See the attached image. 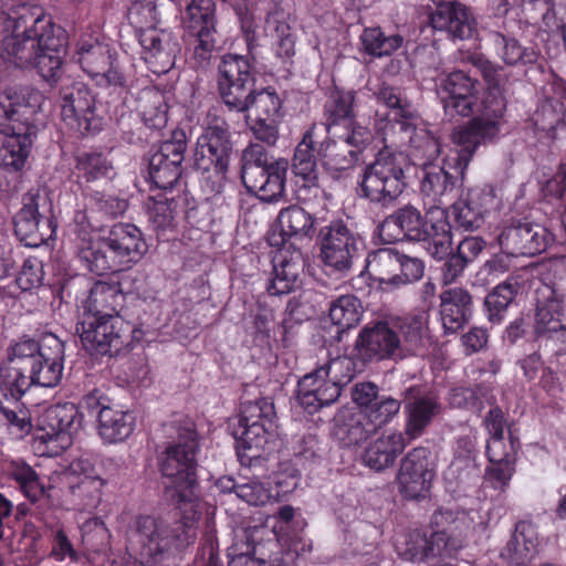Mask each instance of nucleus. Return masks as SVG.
<instances>
[{
	"instance_id": "30",
	"label": "nucleus",
	"mask_w": 566,
	"mask_h": 566,
	"mask_svg": "<svg viewBox=\"0 0 566 566\" xmlns=\"http://www.w3.org/2000/svg\"><path fill=\"white\" fill-rule=\"evenodd\" d=\"M499 207V199L491 185L476 186L461 196L452 206L451 212L457 229L475 231L485 221V216Z\"/></svg>"
},
{
	"instance_id": "24",
	"label": "nucleus",
	"mask_w": 566,
	"mask_h": 566,
	"mask_svg": "<svg viewBox=\"0 0 566 566\" xmlns=\"http://www.w3.org/2000/svg\"><path fill=\"white\" fill-rule=\"evenodd\" d=\"M354 346L367 365L401 358V339L394 319L366 324L359 331Z\"/></svg>"
},
{
	"instance_id": "57",
	"label": "nucleus",
	"mask_w": 566,
	"mask_h": 566,
	"mask_svg": "<svg viewBox=\"0 0 566 566\" xmlns=\"http://www.w3.org/2000/svg\"><path fill=\"white\" fill-rule=\"evenodd\" d=\"M142 119L150 129H161L168 122V105L165 95L155 90H146L138 99Z\"/></svg>"
},
{
	"instance_id": "33",
	"label": "nucleus",
	"mask_w": 566,
	"mask_h": 566,
	"mask_svg": "<svg viewBox=\"0 0 566 566\" xmlns=\"http://www.w3.org/2000/svg\"><path fill=\"white\" fill-rule=\"evenodd\" d=\"M339 396L338 385L324 376L318 367L304 375L297 382V403L308 415H314L322 408L331 406Z\"/></svg>"
},
{
	"instance_id": "45",
	"label": "nucleus",
	"mask_w": 566,
	"mask_h": 566,
	"mask_svg": "<svg viewBox=\"0 0 566 566\" xmlns=\"http://www.w3.org/2000/svg\"><path fill=\"white\" fill-rule=\"evenodd\" d=\"M30 388L25 373L14 368L8 361H0V406L14 413L28 412L20 408V399Z\"/></svg>"
},
{
	"instance_id": "56",
	"label": "nucleus",
	"mask_w": 566,
	"mask_h": 566,
	"mask_svg": "<svg viewBox=\"0 0 566 566\" xmlns=\"http://www.w3.org/2000/svg\"><path fill=\"white\" fill-rule=\"evenodd\" d=\"M491 41L496 55L506 65L532 64L537 60V54L533 48H525L516 39L501 32H493Z\"/></svg>"
},
{
	"instance_id": "19",
	"label": "nucleus",
	"mask_w": 566,
	"mask_h": 566,
	"mask_svg": "<svg viewBox=\"0 0 566 566\" xmlns=\"http://www.w3.org/2000/svg\"><path fill=\"white\" fill-rule=\"evenodd\" d=\"M317 126L313 124L303 134L294 150L292 172L295 177L296 199L304 205L324 201V190L318 185L316 135Z\"/></svg>"
},
{
	"instance_id": "13",
	"label": "nucleus",
	"mask_w": 566,
	"mask_h": 566,
	"mask_svg": "<svg viewBox=\"0 0 566 566\" xmlns=\"http://www.w3.org/2000/svg\"><path fill=\"white\" fill-rule=\"evenodd\" d=\"M76 332L91 356H117L132 348L134 338V327L120 315H82Z\"/></svg>"
},
{
	"instance_id": "1",
	"label": "nucleus",
	"mask_w": 566,
	"mask_h": 566,
	"mask_svg": "<svg viewBox=\"0 0 566 566\" xmlns=\"http://www.w3.org/2000/svg\"><path fill=\"white\" fill-rule=\"evenodd\" d=\"M199 434L193 424L180 426L158 457L159 471L167 480L166 494L176 503L179 517L137 515L127 531L128 549L143 563L156 565L182 552L196 538L195 523L201 516L198 493L197 453Z\"/></svg>"
},
{
	"instance_id": "64",
	"label": "nucleus",
	"mask_w": 566,
	"mask_h": 566,
	"mask_svg": "<svg viewBox=\"0 0 566 566\" xmlns=\"http://www.w3.org/2000/svg\"><path fill=\"white\" fill-rule=\"evenodd\" d=\"M127 20L135 29L137 38L142 31L148 28H156L159 23V12L156 2L153 0L134 1L128 8Z\"/></svg>"
},
{
	"instance_id": "52",
	"label": "nucleus",
	"mask_w": 566,
	"mask_h": 566,
	"mask_svg": "<svg viewBox=\"0 0 566 566\" xmlns=\"http://www.w3.org/2000/svg\"><path fill=\"white\" fill-rule=\"evenodd\" d=\"M366 367V361L359 356L355 346H353L348 354L332 358L318 368L323 371L324 376L336 382L342 391V388L350 382L357 374L363 373Z\"/></svg>"
},
{
	"instance_id": "41",
	"label": "nucleus",
	"mask_w": 566,
	"mask_h": 566,
	"mask_svg": "<svg viewBox=\"0 0 566 566\" xmlns=\"http://www.w3.org/2000/svg\"><path fill=\"white\" fill-rule=\"evenodd\" d=\"M356 92L334 86L329 90L323 106V118L327 135L343 125H350L357 117L355 111Z\"/></svg>"
},
{
	"instance_id": "55",
	"label": "nucleus",
	"mask_w": 566,
	"mask_h": 566,
	"mask_svg": "<svg viewBox=\"0 0 566 566\" xmlns=\"http://www.w3.org/2000/svg\"><path fill=\"white\" fill-rule=\"evenodd\" d=\"M361 302L355 295H342L332 302L328 317L337 326V334L356 327L363 318Z\"/></svg>"
},
{
	"instance_id": "23",
	"label": "nucleus",
	"mask_w": 566,
	"mask_h": 566,
	"mask_svg": "<svg viewBox=\"0 0 566 566\" xmlns=\"http://www.w3.org/2000/svg\"><path fill=\"white\" fill-rule=\"evenodd\" d=\"M244 551L233 555L229 566H285L277 534L268 525H255L243 531Z\"/></svg>"
},
{
	"instance_id": "6",
	"label": "nucleus",
	"mask_w": 566,
	"mask_h": 566,
	"mask_svg": "<svg viewBox=\"0 0 566 566\" xmlns=\"http://www.w3.org/2000/svg\"><path fill=\"white\" fill-rule=\"evenodd\" d=\"M451 229L447 210L430 208L423 217L411 205L398 208L379 226L380 235H388V242L401 238L421 242L430 255L437 256L450 252Z\"/></svg>"
},
{
	"instance_id": "63",
	"label": "nucleus",
	"mask_w": 566,
	"mask_h": 566,
	"mask_svg": "<svg viewBox=\"0 0 566 566\" xmlns=\"http://www.w3.org/2000/svg\"><path fill=\"white\" fill-rule=\"evenodd\" d=\"M250 334L253 342L259 346H270L272 339V332L275 326L274 311L259 303L255 312L251 314Z\"/></svg>"
},
{
	"instance_id": "14",
	"label": "nucleus",
	"mask_w": 566,
	"mask_h": 566,
	"mask_svg": "<svg viewBox=\"0 0 566 566\" xmlns=\"http://www.w3.org/2000/svg\"><path fill=\"white\" fill-rule=\"evenodd\" d=\"M13 232L20 243L39 248L56 237L57 221L50 198L40 190L22 197V207L12 218Z\"/></svg>"
},
{
	"instance_id": "35",
	"label": "nucleus",
	"mask_w": 566,
	"mask_h": 566,
	"mask_svg": "<svg viewBox=\"0 0 566 566\" xmlns=\"http://www.w3.org/2000/svg\"><path fill=\"white\" fill-rule=\"evenodd\" d=\"M272 273L266 283V292L273 296L289 294L301 283L305 260L300 249H280L272 259Z\"/></svg>"
},
{
	"instance_id": "28",
	"label": "nucleus",
	"mask_w": 566,
	"mask_h": 566,
	"mask_svg": "<svg viewBox=\"0 0 566 566\" xmlns=\"http://www.w3.org/2000/svg\"><path fill=\"white\" fill-rule=\"evenodd\" d=\"M520 440L509 432V439L489 438L485 455L490 462L485 468L484 480L496 491H505L516 471Z\"/></svg>"
},
{
	"instance_id": "46",
	"label": "nucleus",
	"mask_w": 566,
	"mask_h": 566,
	"mask_svg": "<svg viewBox=\"0 0 566 566\" xmlns=\"http://www.w3.org/2000/svg\"><path fill=\"white\" fill-rule=\"evenodd\" d=\"M315 221L312 212L297 205L282 209L277 217L281 243H285L286 238L312 239L315 234Z\"/></svg>"
},
{
	"instance_id": "15",
	"label": "nucleus",
	"mask_w": 566,
	"mask_h": 566,
	"mask_svg": "<svg viewBox=\"0 0 566 566\" xmlns=\"http://www.w3.org/2000/svg\"><path fill=\"white\" fill-rule=\"evenodd\" d=\"M83 291L82 315H119L126 296L119 282L96 281L93 284L84 275L76 274L64 279L60 286V297L70 302L73 297L78 302V292Z\"/></svg>"
},
{
	"instance_id": "47",
	"label": "nucleus",
	"mask_w": 566,
	"mask_h": 566,
	"mask_svg": "<svg viewBox=\"0 0 566 566\" xmlns=\"http://www.w3.org/2000/svg\"><path fill=\"white\" fill-rule=\"evenodd\" d=\"M317 156L323 167L327 171L340 172L345 171L358 161L357 150L347 146L344 140L333 135L326 136L319 143Z\"/></svg>"
},
{
	"instance_id": "38",
	"label": "nucleus",
	"mask_w": 566,
	"mask_h": 566,
	"mask_svg": "<svg viewBox=\"0 0 566 566\" xmlns=\"http://www.w3.org/2000/svg\"><path fill=\"white\" fill-rule=\"evenodd\" d=\"M473 314V298L463 287H450L440 294V321L446 334H453L468 324Z\"/></svg>"
},
{
	"instance_id": "32",
	"label": "nucleus",
	"mask_w": 566,
	"mask_h": 566,
	"mask_svg": "<svg viewBox=\"0 0 566 566\" xmlns=\"http://www.w3.org/2000/svg\"><path fill=\"white\" fill-rule=\"evenodd\" d=\"M137 39L143 48V59L154 73H167L174 66L180 46L172 31L148 28L138 33Z\"/></svg>"
},
{
	"instance_id": "29",
	"label": "nucleus",
	"mask_w": 566,
	"mask_h": 566,
	"mask_svg": "<svg viewBox=\"0 0 566 566\" xmlns=\"http://www.w3.org/2000/svg\"><path fill=\"white\" fill-rule=\"evenodd\" d=\"M77 469L84 471L83 462L72 463L70 470L61 478V492L63 501L73 510L88 511L96 509L102 501V490L105 481L99 476L86 473H77Z\"/></svg>"
},
{
	"instance_id": "16",
	"label": "nucleus",
	"mask_w": 566,
	"mask_h": 566,
	"mask_svg": "<svg viewBox=\"0 0 566 566\" xmlns=\"http://www.w3.org/2000/svg\"><path fill=\"white\" fill-rule=\"evenodd\" d=\"M319 256L325 266L345 273L364 245L363 238L343 219L332 220L317 233Z\"/></svg>"
},
{
	"instance_id": "22",
	"label": "nucleus",
	"mask_w": 566,
	"mask_h": 566,
	"mask_svg": "<svg viewBox=\"0 0 566 566\" xmlns=\"http://www.w3.org/2000/svg\"><path fill=\"white\" fill-rule=\"evenodd\" d=\"M60 98L62 120L71 130L88 136L103 129L104 118L96 114L95 98L83 83L62 87Z\"/></svg>"
},
{
	"instance_id": "34",
	"label": "nucleus",
	"mask_w": 566,
	"mask_h": 566,
	"mask_svg": "<svg viewBox=\"0 0 566 566\" xmlns=\"http://www.w3.org/2000/svg\"><path fill=\"white\" fill-rule=\"evenodd\" d=\"M430 24L444 31L453 40H465L475 31V19L471 9L458 0L441 1L430 14Z\"/></svg>"
},
{
	"instance_id": "48",
	"label": "nucleus",
	"mask_w": 566,
	"mask_h": 566,
	"mask_svg": "<svg viewBox=\"0 0 566 566\" xmlns=\"http://www.w3.org/2000/svg\"><path fill=\"white\" fill-rule=\"evenodd\" d=\"M360 51L374 59L389 57L405 44V38L399 33L387 34L384 29L366 27L359 35Z\"/></svg>"
},
{
	"instance_id": "43",
	"label": "nucleus",
	"mask_w": 566,
	"mask_h": 566,
	"mask_svg": "<svg viewBox=\"0 0 566 566\" xmlns=\"http://www.w3.org/2000/svg\"><path fill=\"white\" fill-rule=\"evenodd\" d=\"M538 535L531 521H518L505 547V555L514 566H528L537 554Z\"/></svg>"
},
{
	"instance_id": "54",
	"label": "nucleus",
	"mask_w": 566,
	"mask_h": 566,
	"mask_svg": "<svg viewBox=\"0 0 566 566\" xmlns=\"http://www.w3.org/2000/svg\"><path fill=\"white\" fill-rule=\"evenodd\" d=\"M520 285L513 279L497 284L484 300L485 314L492 324H500L505 318L510 305L517 296Z\"/></svg>"
},
{
	"instance_id": "7",
	"label": "nucleus",
	"mask_w": 566,
	"mask_h": 566,
	"mask_svg": "<svg viewBox=\"0 0 566 566\" xmlns=\"http://www.w3.org/2000/svg\"><path fill=\"white\" fill-rule=\"evenodd\" d=\"M148 245L138 227L118 222L108 232L95 240V248L83 250L85 268L105 275L130 269L147 252Z\"/></svg>"
},
{
	"instance_id": "50",
	"label": "nucleus",
	"mask_w": 566,
	"mask_h": 566,
	"mask_svg": "<svg viewBox=\"0 0 566 566\" xmlns=\"http://www.w3.org/2000/svg\"><path fill=\"white\" fill-rule=\"evenodd\" d=\"M396 331L401 339V358L410 356H426L431 345L430 337L422 322L417 317L396 319Z\"/></svg>"
},
{
	"instance_id": "53",
	"label": "nucleus",
	"mask_w": 566,
	"mask_h": 566,
	"mask_svg": "<svg viewBox=\"0 0 566 566\" xmlns=\"http://www.w3.org/2000/svg\"><path fill=\"white\" fill-rule=\"evenodd\" d=\"M9 478L14 481L18 490L31 503H36L46 493L45 485L40 479L39 473L33 467L21 459L10 462Z\"/></svg>"
},
{
	"instance_id": "25",
	"label": "nucleus",
	"mask_w": 566,
	"mask_h": 566,
	"mask_svg": "<svg viewBox=\"0 0 566 566\" xmlns=\"http://www.w3.org/2000/svg\"><path fill=\"white\" fill-rule=\"evenodd\" d=\"M430 450L426 447L411 449L401 460L397 474L400 494L407 500L426 499L434 478Z\"/></svg>"
},
{
	"instance_id": "39",
	"label": "nucleus",
	"mask_w": 566,
	"mask_h": 566,
	"mask_svg": "<svg viewBox=\"0 0 566 566\" xmlns=\"http://www.w3.org/2000/svg\"><path fill=\"white\" fill-rule=\"evenodd\" d=\"M408 443L401 432L382 434L365 447L360 461L376 472L384 471L395 464Z\"/></svg>"
},
{
	"instance_id": "21",
	"label": "nucleus",
	"mask_w": 566,
	"mask_h": 566,
	"mask_svg": "<svg viewBox=\"0 0 566 566\" xmlns=\"http://www.w3.org/2000/svg\"><path fill=\"white\" fill-rule=\"evenodd\" d=\"M555 242L554 232L542 223L512 219L497 235L501 250L511 256H535Z\"/></svg>"
},
{
	"instance_id": "8",
	"label": "nucleus",
	"mask_w": 566,
	"mask_h": 566,
	"mask_svg": "<svg viewBox=\"0 0 566 566\" xmlns=\"http://www.w3.org/2000/svg\"><path fill=\"white\" fill-rule=\"evenodd\" d=\"M505 112V103L501 97L485 99L483 113L471 117L467 123L452 129L453 147L446 156L447 167H455L460 171L467 169L482 145L492 143L500 134V120Z\"/></svg>"
},
{
	"instance_id": "20",
	"label": "nucleus",
	"mask_w": 566,
	"mask_h": 566,
	"mask_svg": "<svg viewBox=\"0 0 566 566\" xmlns=\"http://www.w3.org/2000/svg\"><path fill=\"white\" fill-rule=\"evenodd\" d=\"M187 148L188 137L181 128L174 129L169 138L159 144L148 163V175L154 186L163 191L172 192L182 175Z\"/></svg>"
},
{
	"instance_id": "17",
	"label": "nucleus",
	"mask_w": 566,
	"mask_h": 566,
	"mask_svg": "<svg viewBox=\"0 0 566 566\" xmlns=\"http://www.w3.org/2000/svg\"><path fill=\"white\" fill-rule=\"evenodd\" d=\"M251 57L228 53L218 66V92L230 111L248 112V97L255 86Z\"/></svg>"
},
{
	"instance_id": "42",
	"label": "nucleus",
	"mask_w": 566,
	"mask_h": 566,
	"mask_svg": "<svg viewBox=\"0 0 566 566\" xmlns=\"http://www.w3.org/2000/svg\"><path fill=\"white\" fill-rule=\"evenodd\" d=\"M169 191H163L156 197H150L147 208L150 227L159 241L171 240L168 233L175 232L177 227L180 198L169 197Z\"/></svg>"
},
{
	"instance_id": "61",
	"label": "nucleus",
	"mask_w": 566,
	"mask_h": 566,
	"mask_svg": "<svg viewBox=\"0 0 566 566\" xmlns=\"http://www.w3.org/2000/svg\"><path fill=\"white\" fill-rule=\"evenodd\" d=\"M250 108L254 109L255 117L259 118L281 119L282 117V99L272 87H266L261 91L253 88L248 97V111Z\"/></svg>"
},
{
	"instance_id": "3",
	"label": "nucleus",
	"mask_w": 566,
	"mask_h": 566,
	"mask_svg": "<svg viewBox=\"0 0 566 566\" xmlns=\"http://www.w3.org/2000/svg\"><path fill=\"white\" fill-rule=\"evenodd\" d=\"M14 19L0 14V53L17 67H33L48 82H55L62 73L66 53L67 33L49 15L38 17L22 33Z\"/></svg>"
},
{
	"instance_id": "51",
	"label": "nucleus",
	"mask_w": 566,
	"mask_h": 566,
	"mask_svg": "<svg viewBox=\"0 0 566 566\" xmlns=\"http://www.w3.org/2000/svg\"><path fill=\"white\" fill-rule=\"evenodd\" d=\"M407 155L410 161L418 167H428L440 157L442 145L440 138L423 127H418L410 143L407 145Z\"/></svg>"
},
{
	"instance_id": "31",
	"label": "nucleus",
	"mask_w": 566,
	"mask_h": 566,
	"mask_svg": "<svg viewBox=\"0 0 566 566\" xmlns=\"http://www.w3.org/2000/svg\"><path fill=\"white\" fill-rule=\"evenodd\" d=\"M64 356V343L52 333L43 334L42 348L28 368L27 379L30 380V387H55L62 379Z\"/></svg>"
},
{
	"instance_id": "10",
	"label": "nucleus",
	"mask_w": 566,
	"mask_h": 566,
	"mask_svg": "<svg viewBox=\"0 0 566 566\" xmlns=\"http://www.w3.org/2000/svg\"><path fill=\"white\" fill-rule=\"evenodd\" d=\"M241 180L250 193L264 202L279 200L285 190L289 163L270 158L264 146L250 143L240 158Z\"/></svg>"
},
{
	"instance_id": "4",
	"label": "nucleus",
	"mask_w": 566,
	"mask_h": 566,
	"mask_svg": "<svg viewBox=\"0 0 566 566\" xmlns=\"http://www.w3.org/2000/svg\"><path fill=\"white\" fill-rule=\"evenodd\" d=\"M43 102V94L33 87L0 93V166L8 171L25 166L36 132L35 115Z\"/></svg>"
},
{
	"instance_id": "2",
	"label": "nucleus",
	"mask_w": 566,
	"mask_h": 566,
	"mask_svg": "<svg viewBox=\"0 0 566 566\" xmlns=\"http://www.w3.org/2000/svg\"><path fill=\"white\" fill-rule=\"evenodd\" d=\"M417 113L397 118L380 116L375 124L377 137L384 143L374 163L367 165L358 181L359 197L382 208L392 206L406 188V148L417 130Z\"/></svg>"
},
{
	"instance_id": "59",
	"label": "nucleus",
	"mask_w": 566,
	"mask_h": 566,
	"mask_svg": "<svg viewBox=\"0 0 566 566\" xmlns=\"http://www.w3.org/2000/svg\"><path fill=\"white\" fill-rule=\"evenodd\" d=\"M82 195L86 208L106 218L122 216L128 208V201L116 195L92 189L83 190Z\"/></svg>"
},
{
	"instance_id": "58",
	"label": "nucleus",
	"mask_w": 566,
	"mask_h": 566,
	"mask_svg": "<svg viewBox=\"0 0 566 566\" xmlns=\"http://www.w3.org/2000/svg\"><path fill=\"white\" fill-rule=\"evenodd\" d=\"M399 251L394 248H379L370 251L366 258V270L380 283L394 285L398 272Z\"/></svg>"
},
{
	"instance_id": "5",
	"label": "nucleus",
	"mask_w": 566,
	"mask_h": 566,
	"mask_svg": "<svg viewBox=\"0 0 566 566\" xmlns=\"http://www.w3.org/2000/svg\"><path fill=\"white\" fill-rule=\"evenodd\" d=\"M109 399L98 389L84 395L78 405L65 402L50 407L42 417V424L38 428L32 449L39 457L54 458L61 455L73 443V434L83 427L84 412L96 417L109 408Z\"/></svg>"
},
{
	"instance_id": "60",
	"label": "nucleus",
	"mask_w": 566,
	"mask_h": 566,
	"mask_svg": "<svg viewBox=\"0 0 566 566\" xmlns=\"http://www.w3.org/2000/svg\"><path fill=\"white\" fill-rule=\"evenodd\" d=\"M42 348V337L36 340L30 336H22L13 340L7 348V361L23 373L31 366Z\"/></svg>"
},
{
	"instance_id": "40",
	"label": "nucleus",
	"mask_w": 566,
	"mask_h": 566,
	"mask_svg": "<svg viewBox=\"0 0 566 566\" xmlns=\"http://www.w3.org/2000/svg\"><path fill=\"white\" fill-rule=\"evenodd\" d=\"M137 422L133 410L119 406L104 408L99 412L97 433L104 443L115 444L126 441L135 431Z\"/></svg>"
},
{
	"instance_id": "36",
	"label": "nucleus",
	"mask_w": 566,
	"mask_h": 566,
	"mask_svg": "<svg viewBox=\"0 0 566 566\" xmlns=\"http://www.w3.org/2000/svg\"><path fill=\"white\" fill-rule=\"evenodd\" d=\"M465 174L455 167H447L446 157L442 166L433 164L423 168L420 191L432 203L431 209L440 208L444 196L462 187Z\"/></svg>"
},
{
	"instance_id": "12",
	"label": "nucleus",
	"mask_w": 566,
	"mask_h": 566,
	"mask_svg": "<svg viewBox=\"0 0 566 566\" xmlns=\"http://www.w3.org/2000/svg\"><path fill=\"white\" fill-rule=\"evenodd\" d=\"M458 514L450 510H439L431 517L436 530L428 536L418 530L409 532L398 554L405 560L422 562L436 556H451L461 546V539L453 533L459 530Z\"/></svg>"
},
{
	"instance_id": "11",
	"label": "nucleus",
	"mask_w": 566,
	"mask_h": 566,
	"mask_svg": "<svg viewBox=\"0 0 566 566\" xmlns=\"http://www.w3.org/2000/svg\"><path fill=\"white\" fill-rule=\"evenodd\" d=\"M275 418L274 403L269 397L242 403L239 428L234 432L237 457L242 465L253 467L261 462Z\"/></svg>"
},
{
	"instance_id": "62",
	"label": "nucleus",
	"mask_w": 566,
	"mask_h": 566,
	"mask_svg": "<svg viewBox=\"0 0 566 566\" xmlns=\"http://www.w3.org/2000/svg\"><path fill=\"white\" fill-rule=\"evenodd\" d=\"M266 22L269 25H273L272 51L275 57L285 64L295 55V35L292 33V28L287 22L276 20L271 15L268 17Z\"/></svg>"
},
{
	"instance_id": "18",
	"label": "nucleus",
	"mask_w": 566,
	"mask_h": 566,
	"mask_svg": "<svg viewBox=\"0 0 566 566\" xmlns=\"http://www.w3.org/2000/svg\"><path fill=\"white\" fill-rule=\"evenodd\" d=\"M233 149L229 124L224 119H214L197 138L193 155L196 170L212 171L217 177L226 178Z\"/></svg>"
},
{
	"instance_id": "27",
	"label": "nucleus",
	"mask_w": 566,
	"mask_h": 566,
	"mask_svg": "<svg viewBox=\"0 0 566 566\" xmlns=\"http://www.w3.org/2000/svg\"><path fill=\"white\" fill-rule=\"evenodd\" d=\"M403 437L410 443L424 434L436 417L441 413L442 406L438 395L423 391L420 386H410L405 392Z\"/></svg>"
},
{
	"instance_id": "44",
	"label": "nucleus",
	"mask_w": 566,
	"mask_h": 566,
	"mask_svg": "<svg viewBox=\"0 0 566 566\" xmlns=\"http://www.w3.org/2000/svg\"><path fill=\"white\" fill-rule=\"evenodd\" d=\"M116 57V51L97 39H81L76 44V62L92 80L104 72Z\"/></svg>"
},
{
	"instance_id": "9",
	"label": "nucleus",
	"mask_w": 566,
	"mask_h": 566,
	"mask_svg": "<svg viewBox=\"0 0 566 566\" xmlns=\"http://www.w3.org/2000/svg\"><path fill=\"white\" fill-rule=\"evenodd\" d=\"M218 19L214 0H190L182 15L185 55L193 70H207L217 50Z\"/></svg>"
},
{
	"instance_id": "49",
	"label": "nucleus",
	"mask_w": 566,
	"mask_h": 566,
	"mask_svg": "<svg viewBox=\"0 0 566 566\" xmlns=\"http://www.w3.org/2000/svg\"><path fill=\"white\" fill-rule=\"evenodd\" d=\"M564 316L563 301L556 297L554 290L547 289V295L538 296L536 301L535 333L541 336L564 331Z\"/></svg>"
},
{
	"instance_id": "26",
	"label": "nucleus",
	"mask_w": 566,
	"mask_h": 566,
	"mask_svg": "<svg viewBox=\"0 0 566 566\" xmlns=\"http://www.w3.org/2000/svg\"><path fill=\"white\" fill-rule=\"evenodd\" d=\"M478 80L463 71H453L437 83V93L446 115L470 117L478 106Z\"/></svg>"
},
{
	"instance_id": "37",
	"label": "nucleus",
	"mask_w": 566,
	"mask_h": 566,
	"mask_svg": "<svg viewBox=\"0 0 566 566\" xmlns=\"http://www.w3.org/2000/svg\"><path fill=\"white\" fill-rule=\"evenodd\" d=\"M72 174L77 185L109 180L114 175L113 160L98 147L77 149L73 154Z\"/></svg>"
}]
</instances>
